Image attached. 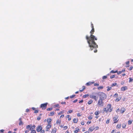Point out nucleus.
<instances>
[{
	"label": "nucleus",
	"instance_id": "6ab92c4d",
	"mask_svg": "<svg viewBox=\"0 0 133 133\" xmlns=\"http://www.w3.org/2000/svg\"><path fill=\"white\" fill-rule=\"evenodd\" d=\"M127 123H123L122 125V127L123 128H125L126 127Z\"/></svg>",
	"mask_w": 133,
	"mask_h": 133
},
{
	"label": "nucleus",
	"instance_id": "39448f33",
	"mask_svg": "<svg viewBox=\"0 0 133 133\" xmlns=\"http://www.w3.org/2000/svg\"><path fill=\"white\" fill-rule=\"evenodd\" d=\"M103 100L99 98L97 103L98 106L99 107L103 106L104 104V102H103Z\"/></svg>",
	"mask_w": 133,
	"mask_h": 133
},
{
	"label": "nucleus",
	"instance_id": "864d4df0",
	"mask_svg": "<svg viewBox=\"0 0 133 133\" xmlns=\"http://www.w3.org/2000/svg\"><path fill=\"white\" fill-rule=\"evenodd\" d=\"M120 99H119L118 98H117L115 99V101L116 102H118L119 101Z\"/></svg>",
	"mask_w": 133,
	"mask_h": 133
},
{
	"label": "nucleus",
	"instance_id": "49530a36",
	"mask_svg": "<svg viewBox=\"0 0 133 133\" xmlns=\"http://www.w3.org/2000/svg\"><path fill=\"white\" fill-rule=\"evenodd\" d=\"M75 95H72L71 96H70V97L71 98H73L74 97H75Z\"/></svg>",
	"mask_w": 133,
	"mask_h": 133
},
{
	"label": "nucleus",
	"instance_id": "4c0bfd02",
	"mask_svg": "<svg viewBox=\"0 0 133 133\" xmlns=\"http://www.w3.org/2000/svg\"><path fill=\"white\" fill-rule=\"evenodd\" d=\"M117 85V83H113L111 85V87H114L115 85Z\"/></svg>",
	"mask_w": 133,
	"mask_h": 133
},
{
	"label": "nucleus",
	"instance_id": "aec40b11",
	"mask_svg": "<svg viewBox=\"0 0 133 133\" xmlns=\"http://www.w3.org/2000/svg\"><path fill=\"white\" fill-rule=\"evenodd\" d=\"M55 112L54 111L51 112L49 114V116H54L55 115Z\"/></svg>",
	"mask_w": 133,
	"mask_h": 133
},
{
	"label": "nucleus",
	"instance_id": "a211bd4d",
	"mask_svg": "<svg viewBox=\"0 0 133 133\" xmlns=\"http://www.w3.org/2000/svg\"><path fill=\"white\" fill-rule=\"evenodd\" d=\"M76 130L74 131V133H77L80 130V129L78 128H76Z\"/></svg>",
	"mask_w": 133,
	"mask_h": 133
},
{
	"label": "nucleus",
	"instance_id": "2eb2a0df",
	"mask_svg": "<svg viewBox=\"0 0 133 133\" xmlns=\"http://www.w3.org/2000/svg\"><path fill=\"white\" fill-rule=\"evenodd\" d=\"M56 129L55 128H54L52 129L51 133H56Z\"/></svg>",
	"mask_w": 133,
	"mask_h": 133
},
{
	"label": "nucleus",
	"instance_id": "0e129e2a",
	"mask_svg": "<svg viewBox=\"0 0 133 133\" xmlns=\"http://www.w3.org/2000/svg\"><path fill=\"white\" fill-rule=\"evenodd\" d=\"M26 112H28L29 111V109H27L26 110Z\"/></svg>",
	"mask_w": 133,
	"mask_h": 133
},
{
	"label": "nucleus",
	"instance_id": "f704fd0d",
	"mask_svg": "<svg viewBox=\"0 0 133 133\" xmlns=\"http://www.w3.org/2000/svg\"><path fill=\"white\" fill-rule=\"evenodd\" d=\"M110 119H108L106 122V124H108L110 122Z\"/></svg>",
	"mask_w": 133,
	"mask_h": 133
},
{
	"label": "nucleus",
	"instance_id": "cd10ccee",
	"mask_svg": "<svg viewBox=\"0 0 133 133\" xmlns=\"http://www.w3.org/2000/svg\"><path fill=\"white\" fill-rule=\"evenodd\" d=\"M64 112V110H62V111H60V112H59V113H58V115H60L61 114L63 113Z\"/></svg>",
	"mask_w": 133,
	"mask_h": 133
},
{
	"label": "nucleus",
	"instance_id": "9b49d317",
	"mask_svg": "<svg viewBox=\"0 0 133 133\" xmlns=\"http://www.w3.org/2000/svg\"><path fill=\"white\" fill-rule=\"evenodd\" d=\"M127 87L125 86L122 87L121 88V91H124L125 90L127 89Z\"/></svg>",
	"mask_w": 133,
	"mask_h": 133
},
{
	"label": "nucleus",
	"instance_id": "f3484780",
	"mask_svg": "<svg viewBox=\"0 0 133 133\" xmlns=\"http://www.w3.org/2000/svg\"><path fill=\"white\" fill-rule=\"evenodd\" d=\"M19 125H21L23 124V122L22 121V118H19Z\"/></svg>",
	"mask_w": 133,
	"mask_h": 133
},
{
	"label": "nucleus",
	"instance_id": "7ed1b4c3",
	"mask_svg": "<svg viewBox=\"0 0 133 133\" xmlns=\"http://www.w3.org/2000/svg\"><path fill=\"white\" fill-rule=\"evenodd\" d=\"M98 94L97 92H93L89 95L90 98L94 99L95 101H97L98 98Z\"/></svg>",
	"mask_w": 133,
	"mask_h": 133
},
{
	"label": "nucleus",
	"instance_id": "c85d7f7f",
	"mask_svg": "<svg viewBox=\"0 0 133 133\" xmlns=\"http://www.w3.org/2000/svg\"><path fill=\"white\" fill-rule=\"evenodd\" d=\"M82 88H83L82 89H81V90L80 89L79 90L80 91L82 92L85 89V86H83Z\"/></svg>",
	"mask_w": 133,
	"mask_h": 133
},
{
	"label": "nucleus",
	"instance_id": "4d7b16f0",
	"mask_svg": "<svg viewBox=\"0 0 133 133\" xmlns=\"http://www.w3.org/2000/svg\"><path fill=\"white\" fill-rule=\"evenodd\" d=\"M38 112V110H35L34 111V113L35 114H36Z\"/></svg>",
	"mask_w": 133,
	"mask_h": 133
},
{
	"label": "nucleus",
	"instance_id": "ea45409f",
	"mask_svg": "<svg viewBox=\"0 0 133 133\" xmlns=\"http://www.w3.org/2000/svg\"><path fill=\"white\" fill-rule=\"evenodd\" d=\"M41 118V116H38V117H37V120L39 121V120H40Z\"/></svg>",
	"mask_w": 133,
	"mask_h": 133
},
{
	"label": "nucleus",
	"instance_id": "680f3d73",
	"mask_svg": "<svg viewBox=\"0 0 133 133\" xmlns=\"http://www.w3.org/2000/svg\"><path fill=\"white\" fill-rule=\"evenodd\" d=\"M64 117V115H62L60 117V118H63Z\"/></svg>",
	"mask_w": 133,
	"mask_h": 133
},
{
	"label": "nucleus",
	"instance_id": "8fccbe9b",
	"mask_svg": "<svg viewBox=\"0 0 133 133\" xmlns=\"http://www.w3.org/2000/svg\"><path fill=\"white\" fill-rule=\"evenodd\" d=\"M133 68V66H131L129 68V70H131Z\"/></svg>",
	"mask_w": 133,
	"mask_h": 133
},
{
	"label": "nucleus",
	"instance_id": "7c9ffc66",
	"mask_svg": "<svg viewBox=\"0 0 133 133\" xmlns=\"http://www.w3.org/2000/svg\"><path fill=\"white\" fill-rule=\"evenodd\" d=\"M73 112V110H69L67 112V114H71Z\"/></svg>",
	"mask_w": 133,
	"mask_h": 133
},
{
	"label": "nucleus",
	"instance_id": "58836bf2",
	"mask_svg": "<svg viewBox=\"0 0 133 133\" xmlns=\"http://www.w3.org/2000/svg\"><path fill=\"white\" fill-rule=\"evenodd\" d=\"M52 108H49L47 109V111H51L52 110Z\"/></svg>",
	"mask_w": 133,
	"mask_h": 133
},
{
	"label": "nucleus",
	"instance_id": "1a4fd4ad",
	"mask_svg": "<svg viewBox=\"0 0 133 133\" xmlns=\"http://www.w3.org/2000/svg\"><path fill=\"white\" fill-rule=\"evenodd\" d=\"M51 127V124H48L46 127V131H48L49 130Z\"/></svg>",
	"mask_w": 133,
	"mask_h": 133
},
{
	"label": "nucleus",
	"instance_id": "393cba45",
	"mask_svg": "<svg viewBox=\"0 0 133 133\" xmlns=\"http://www.w3.org/2000/svg\"><path fill=\"white\" fill-rule=\"evenodd\" d=\"M61 121L60 120L58 119L56 121V123L57 124L60 125L61 124Z\"/></svg>",
	"mask_w": 133,
	"mask_h": 133
},
{
	"label": "nucleus",
	"instance_id": "c756f323",
	"mask_svg": "<svg viewBox=\"0 0 133 133\" xmlns=\"http://www.w3.org/2000/svg\"><path fill=\"white\" fill-rule=\"evenodd\" d=\"M132 122V120H129L128 121V124L129 125L131 124Z\"/></svg>",
	"mask_w": 133,
	"mask_h": 133
},
{
	"label": "nucleus",
	"instance_id": "5fc2aeb1",
	"mask_svg": "<svg viewBox=\"0 0 133 133\" xmlns=\"http://www.w3.org/2000/svg\"><path fill=\"white\" fill-rule=\"evenodd\" d=\"M83 100H82L80 101L79 102V103H83Z\"/></svg>",
	"mask_w": 133,
	"mask_h": 133
},
{
	"label": "nucleus",
	"instance_id": "72a5a7b5",
	"mask_svg": "<svg viewBox=\"0 0 133 133\" xmlns=\"http://www.w3.org/2000/svg\"><path fill=\"white\" fill-rule=\"evenodd\" d=\"M118 94L117 93H116L115 94L114 96V97H118Z\"/></svg>",
	"mask_w": 133,
	"mask_h": 133
},
{
	"label": "nucleus",
	"instance_id": "e2e57ef3",
	"mask_svg": "<svg viewBox=\"0 0 133 133\" xmlns=\"http://www.w3.org/2000/svg\"><path fill=\"white\" fill-rule=\"evenodd\" d=\"M77 115L78 117H80L81 116V115H80L79 113H78L77 114Z\"/></svg>",
	"mask_w": 133,
	"mask_h": 133
},
{
	"label": "nucleus",
	"instance_id": "13d9d810",
	"mask_svg": "<svg viewBox=\"0 0 133 133\" xmlns=\"http://www.w3.org/2000/svg\"><path fill=\"white\" fill-rule=\"evenodd\" d=\"M77 101V99H75V100L73 102V103H75Z\"/></svg>",
	"mask_w": 133,
	"mask_h": 133
},
{
	"label": "nucleus",
	"instance_id": "e433bc0d",
	"mask_svg": "<svg viewBox=\"0 0 133 133\" xmlns=\"http://www.w3.org/2000/svg\"><path fill=\"white\" fill-rule=\"evenodd\" d=\"M88 118L89 119H91L92 118V117L91 115H90L88 116Z\"/></svg>",
	"mask_w": 133,
	"mask_h": 133
},
{
	"label": "nucleus",
	"instance_id": "052dcab7",
	"mask_svg": "<svg viewBox=\"0 0 133 133\" xmlns=\"http://www.w3.org/2000/svg\"><path fill=\"white\" fill-rule=\"evenodd\" d=\"M81 124L82 125H84V122H82L81 123Z\"/></svg>",
	"mask_w": 133,
	"mask_h": 133
},
{
	"label": "nucleus",
	"instance_id": "6e6552de",
	"mask_svg": "<svg viewBox=\"0 0 133 133\" xmlns=\"http://www.w3.org/2000/svg\"><path fill=\"white\" fill-rule=\"evenodd\" d=\"M42 127L41 125H38L36 128V130L38 132H39L42 129Z\"/></svg>",
	"mask_w": 133,
	"mask_h": 133
},
{
	"label": "nucleus",
	"instance_id": "20e7f679",
	"mask_svg": "<svg viewBox=\"0 0 133 133\" xmlns=\"http://www.w3.org/2000/svg\"><path fill=\"white\" fill-rule=\"evenodd\" d=\"M99 99L104 100L107 98L106 95L104 93L101 92L99 93Z\"/></svg>",
	"mask_w": 133,
	"mask_h": 133
},
{
	"label": "nucleus",
	"instance_id": "603ef678",
	"mask_svg": "<svg viewBox=\"0 0 133 133\" xmlns=\"http://www.w3.org/2000/svg\"><path fill=\"white\" fill-rule=\"evenodd\" d=\"M95 129V130H98L99 129V127H96L95 128H94Z\"/></svg>",
	"mask_w": 133,
	"mask_h": 133
},
{
	"label": "nucleus",
	"instance_id": "4be33fe9",
	"mask_svg": "<svg viewBox=\"0 0 133 133\" xmlns=\"http://www.w3.org/2000/svg\"><path fill=\"white\" fill-rule=\"evenodd\" d=\"M66 118H68L69 121H70L71 120V118L70 117V116L69 115H68L66 116Z\"/></svg>",
	"mask_w": 133,
	"mask_h": 133
},
{
	"label": "nucleus",
	"instance_id": "de8ad7c7",
	"mask_svg": "<svg viewBox=\"0 0 133 133\" xmlns=\"http://www.w3.org/2000/svg\"><path fill=\"white\" fill-rule=\"evenodd\" d=\"M41 133H45V130H42L41 131Z\"/></svg>",
	"mask_w": 133,
	"mask_h": 133
},
{
	"label": "nucleus",
	"instance_id": "bb28decb",
	"mask_svg": "<svg viewBox=\"0 0 133 133\" xmlns=\"http://www.w3.org/2000/svg\"><path fill=\"white\" fill-rule=\"evenodd\" d=\"M107 91H109L111 89V87L108 86L107 87Z\"/></svg>",
	"mask_w": 133,
	"mask_h": 133
},
{
	"label": "nucleus",
	"instance_id": "423d86ee",
	"mask_svg": "<svg viewBox=\"0 0 133 133\" xmlns=\"http://www.w3.org/2000/svg\"><path fill=\"white\" fill-rule=\"evenodd\" d=\"M47 104V103L41 104V105L40 108L43 110H45Z\"/></svg>",
	"mask_w": 133,
	"mask_h": 133
},
{
	"label": "nucleus",
	"instance_id": "338daca9",
	"mask_svg": "<svg viewBox=\"0 0 133 133\" xmlns=\"http://www.w3.org/2000/svg\"><path fill=\"white\" fill-rule=\"evenodd\" d=\"M111 133H115V130H112Z\"/></svg>",
	"mask_w": 133,
	"mask_h": 133
},
{
	"label": "nucleus",
	"instance_id": "b1692460",
	"mask_svg": "<svg viewBox=\"0 0 133 133\" xmlns=\"http://www.w3.org/2000/svg\"><path fill=\"white\" fill-rule=\"evenodd\" d=\"M117 70H115V71H114V70H112L110 72V73H117Z\"/></svg>",
	"mask_w": 133,
	"mask_h": 133
},
{
	"label": "nucleus",
	"instance_id": "37998d69",
	"mask_svg": "<svg viewBox=\"0 0 133 133\" xmlns=\"http://www.w3.org/2000/svg\"><path fill=\"white\" fill-rule=\"evenodd\" d=\"M4 130L3 129H1L0 130V133H4Z\"/></svg>",
	"mask_w": 133,
	"mask_h": 133
},
{
	"label": "nucleus",
	"instance_id": "09e8293b",
	"mask_svg": "<svg viewBox=\"0 0 133 133\" xmlns=\"http://www.w3.org/2000/svg\"><path fill=\"white\" fill-rule=\"evenodd\" d=\"M99 85V84L98 83H95L94 84V86H98Z\"/></svg>",
	"mask_w": 133,
	"mask_h": 133
},
{
	"label": "nucleus",
	"instance_id": "3c124183",
	"mask_svg": "<svg viewBox=\"0 0 133 133\" xmlns=\"http://www.w3.org/2000/svg\"><path fill=\"white\" fill-rule=\"evenodd\" d=\"M119 111H120V110L119 108L117 109L116 110V112L117 113L119 112Z\"/></svg>",
	"mask_w": 133,
	"mask_h": 133
},
{
	"label": "nucleus",
	"instance_id": "0eeeda50",
	"mask_svg": "<svg viewBox=\"0 0 133 133\" xmlns=\"http://www.w3.org/2000/svg\"><path fill=\"white\" fill-rule=\"evenodd\" d=\"M118 117L117 115H116L113 117V121H114V123H117L118 122Z\"/></svg>",
	"mask_w": 133,
	"mask_h": 133
},
{
	"label": "nucleus",
	"instance_id": "f03ea898",
	"mask_svg": "<svg viewBox=\"0 0 133 133\" xmlns=\"http://www.w3.org/2000/svg\"><path fill=\"white\" fill-rule=\"evenodd\" d=\"M103 110L106 113H107L108 112H111L112 110V108L111 107V104H107L106 107L104 108Z\"/></svg>",
	"mask_w": 133,
	"mask_h": 133
},
{
	"label": "nucleus",
	"instance_id": "473e14b6",
	"mask_svg": "<svg viewBox=\"0 0 133 133\" xmlns=\"http://www.w3.org/2000/svg\"><path fill=\"white\" fill-rule=\"evenodd\" d=\"M103 88V86H100L98 87V90H100L101 89H102Z\"/></svg>",
	"mask_w": 133,
	"mask_h": 133
},
{
	"label": "nucleus",
	"instance_id": "dca6fc26",
	"mask_svg": "<svg viewBox=\"0 0 133 133\" xmlns=\"http://www.w3.org/2000/svg\"><path fill=\"white\" fill-rule=\"evenodd\" d=\"M100 113V112L99 110H97L95 112L94 114L96 115L97 116Z\"/></svg>",
	"mask_w": 133,
	"mask_h": 133
},
{
	"label": "nucleus",
	"instance_id": "774afa93",
	"mask_svg": "<svg viewBox=\"0 0 133 133\" xmlns=\"http://www.w3.org/2000/svg\"><path fill=\"white\" fill-rule=\"evenodd\" d=\"M29 131L26 130L25 131V133H27Z\"/></svg>",
	"mask_w": 133,
	"mask_h": 133
},
{
	"label": "nucleus",
	"instance_id": "c03bdc74",
	"mask_svg": "<svg viewBox=\"0 0 133 133\" xmlns=\"http://www.w3.org/2000/svg\"><path fill=\"white\" fill-rule=\"evenodd\" d=\"M67 128L68 127L67 126H65L63 127V129L64 130H66Z\"/></svg>",
	"mask_w": 133,
	"mask_h": 133
},
{
	"label": "nucleus",
	"instance_id": "bf43d9fd",
	"mask_svg": "<svg viewBox=\"0 0 133 133\" xmlns=\"http://www.w3.org/2000/svg\"><path fill=\"white\" fill-rule=\"evenodd\" d=\"M61 103L62 104H66V102H61Z\"/></svg>",
	"mask_w": 133,
	"mask_h": 133
},
{
	"label": "nucleus",
	"instance_id": "a19ab883",
	"mask_svg": "<svg viewBox=\"0 0 133 133\" xmlns=\"http://www.w3.org/2000/svg\"><path fill=\"white\" fill-rule=\"evenodd\" d=\"M107 78V76H104L102 77V79H104Z\"/></svg>",
	"mask_w": 133,
	"mask_h": 133
},
{
	"label": "nucleus",
	"instance_id": "2f4dec72",
	"mask_svg": "<svg viewBox=\"0 0 133 133\" xmlns=\"http://www.w3.org/2000/svg\"><path fill=\"white\" fill-rule=\"evenodd\" d=\"M92 102H93V101H92L91 100H90V101H88V103L89 104H91L92 103Z\"/></svg>",
	"mask_w": 133,
	"mask_h": 133
},
{
	"label": "nucleus",
	"instance_id": "5701e85b",
	"mask_svg": "<svg viewBox=\"0 0 133 133\" xmlns=\"http://www.w3.org/2000/svg\"><path fill=\"white\" fill-rule=\"evenodd\" d=\"M126 64L127 65V66H125V67H129V61H128L126 63Z\"/></svg>",
	"mask_w": 133,
	"mask_h": 133
},
{
	"label": "nucleus",
	"instance_id": "a18cd8bd",
	"mask_svg": "<svg viewBox=\"0 0 133 133\" xmlns=\"http://www.w3.org/2000/svg\"><path fill=\"white\" fill-rule=\"evenodd\" d=\"M115 77V75H113L112 76H111L110 77V78H114Z\"/></svg>",
	"mask_w": 133,
	"mask_h": 133
},
{
	"label": "nucleus",
	"instance_id": "69168bd1",
	"mask_svg": "<svg viewBox=\"0 0 133 133\" xmlns=\"http://www.w3.org/2000/svg\"><path fill=\"white\" fill-rule=\"evenodd\" d=\"M65 133H70L68 130H67L65 132Z\"/></svg>",
	"mask_w": 133,
	"mask_h": 133
},
{
	"label": "nucleus",
	"instance_id": "79ce46f5",
	"mask_svg": "<svg viewBox=\"0 0 133 133\" xmlns=\"http://www.w3.org/2000/svg\"><path fill=\"white\" fill-rule=\"evenodd\" d=\"M129 82H132L133 81V79L132 78H129Z\"/></svg>",
	"mask_w": 133,
	"mask_h": 133
},
{
	"label": "nucleus",
	"instance_id": "f257e3e1",
	"mask_svg": "<svg viewBox=\"0 0 133 133\" xmlns=\"http://www.w3.org/2000/svg\"><path fill=\"white\" fill-rule=\"evenodd\" d=\"M91 27L92 29L90 32V36L86 35V38L91 50H94V52L96 53L97 52V49L98 48V46L95 42V40H97V39L96 37L93 35L95 32V29L93 25L92 22L91 23Z\"/></svg>",
	"mask_w": 133,
	"mask_h": 133
},
{
	"label": "nucleus",
	"instance_id": "9d476101",
	"mask_svg": "<svg viewBox=\"0 0 133 133\" xmlns=\"http://www.w3.org/2000/svg\"><path fill=\"white\" fill-rule=\"evenodd\" d=\"M126 109L124 107H122L120 110V113L121 114H123L125 111Z\"/></svg>",
	"mask_w": 133,
	"mask_h": 133
},
{
	"label": "nucleus",
	"instance_id": "c9c22d12",
	"mask_svg": "<svg viewBox=\"0 0 133 133\" xmlns=\"http://www.w3.org/2000/svg\"><path fill=\"white\" fill-rule=\"evenodd\" d=\"M89 96V95H85L83 96V98H85Z\"/></svg>",
	"mask_w": 133,
	"mask_h": 133
},
{
	"label": "nucleus",
	"instance_id": "6e6d98bb",
	"mask_svg": "<svg viewBox=\"0 0 133 133\" xmlns=\"http://www.w3.org/2000/svg\"><path fill=\"white\" fill-rule=\"evenodd\" d=\"M117 74H118L119 75V74H121L122 73V72L121 71H119L118 72H117Z\"/></svg>",
	"mask_w": 133,
	"mask_h": 133
},
{
	"label": "nucleus",
	"instance_id": "f8f14e48",
	"mask_svg": "<svg viewBox=\"0 0 133 133\" xmlns=\"http://www.w3.org/2000/svg\"><path fill=\"white\" fill-rule=\"evenodd\" d=\"M94 82H88L87 83L86 85L87 86H89L90 85H91L92 84H94Z\"/></svg>",
	"mask_w": 133,
	"mask_h": 133
},
{
	"label": "nucleus",
	"instance_id": "ddd939ff",
	"mask_svg": "<svg viewBox=\"0 0 133 133\" xmlns=\"http://www.w3.org/2000/svg\"><path fill=\"white\" fill-rule=\"evenodd\" d=\"M94 129H95V128H94V127H91L89 128L88 130L89 131H90L91 132H92L93 131Z\"/></svg>",
	"mask_w": 133,
	"mask_h": 133
},
{
	"label": "nucleus",
	"instance_id": "a878e982",
	"mask_svg": "<svg viewBox=\"0 0 133 133\" xmlns=\"http://www.w3.org/2000/svg\"><path fill=\"white\" fill-rule=\"evenodd\" d=\"M121 124H117L116 126V128L118 129H120L121 127Z\"/></svg>",
	"mask_w": 133,
	"mask_h": 133
},
{
	"label": "nucleus",
	"instance_id": "4468645a",
	"mask_svg": "<svg viewBox=\"0 0 133 133\" xmlns=\"http://www.w3.org/2000/svg\"><path fill=\"white\" fill-rule=\"evenodd\" d=\"M51 118L48 119L47 120V122L48 123V124H51Z\"/></svg>",
	"mask_w": 133,
	"mask_h": 133
},
{
	"label": "nucleus",
	"instance_id": "412c9836",
	"mask_svg": "<svg viewBox=\"0 0 133 133\" xmlns=\"http://www.w3.org/2000/svg\"><path fill=\"white\" fill-rule=\"evenodd\" d=\"M73 121L74 123H76L78 121L77 119L75 118L73 119Z\"/></svg>",
	"mask_w": 133,
	"mask_h": 133
}]
</instances>
